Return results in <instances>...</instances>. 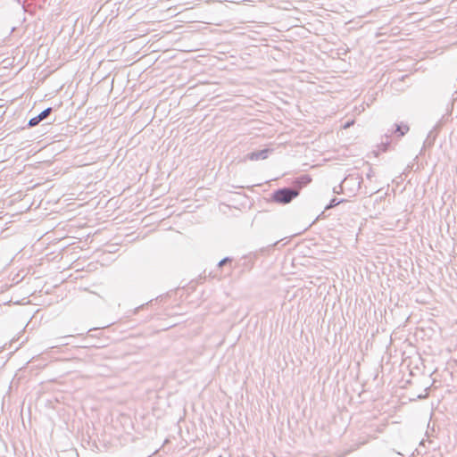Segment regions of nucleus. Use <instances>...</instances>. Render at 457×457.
Here are the masks:
<instances>
[{"label":"nucleus","mask_w":457,"mask_h":457,"mask_svg":"<svg viewBox=\"0 0 457 457\" xmlns=\"http://www.w3.org/2000/svg\"><path fill=\"white\" fill-rule=\"evenodd\" d=\"M299 195L298 190H293L289 188H282L275 191L272 194L271 199L273 202L278 204H286L290 203L294 198Z\"/></svg>","instance_id":"obj_1"},{"label":"nucleus","mask_w":457,"mask_h":457,"mask_svg":"<svg viewBox=\"0 0 457 457\" xmlns=\"http://www.w3.org/2000/svg\"><path fill=\"white\" fill-rule=\"evenodd\" d=\"M354 123V120L349 121L344 125V129H346Z\"/></svg>","instance_id":"obj_4"},{"label":"nucleus","mask_w":457,"mask_h":457,"mask_svg":"<svg viewBox=\"0 0 457 457\" xmlns=\"http://www.w3.org/2000/svg\"><path fill=\"white\" fill-rule=\"evenodd\" d=\"M41 120L38 119V116H36V117H33L29 120V125L30 127H34L36 125H37Z\"/></svg>","instance_id":"obj_3"},{"label":"nucleus","mask_w":457,"mask_h":457,"mask_svg":"<svg viewBox=\"0 0 457 457\" xmlns=\"http://www.w3.org/2000/svg\"><path fill=\"white\" fill-rule=\"evenodd\" d=\"M255 157H256V156H255V154H251V155H250V159H251V160H253Z\"/></svg>","instance_id":"obj_6"},{"label":"nucleus","mask_w":457,"mask_h":457,"mask_svg":"<svg viewBox=\"0 0 457 457\" xmlns=\"http://www.w3.org/2000/svg\"><path fill=\"white\" fill-rule=\"evenodd\" d=\"M407 129H408L406 128L404 130H403V129H401V128L399 127V128L397 129V131H399V132H400V136H403V135H404V133H405V130H407Z\"/></svg>","instance_id":"obj_5"},{"label":"nucleus","mask_w":457,"mask_h":457,"mask_svg":"<svg viewBox=\"0 0 457 457\" xmlns=\"http://www.w3.org/2000/svg\"><path fill=\"white\" fill-rule=\"evenodd\" d=\"M52 112V109L51 108H47L46 109L45 111H43L40 114H38V119L40 120L46 119L49 114L50 112Z\"/></svg>","instance_id":"obj_2"}]
</instances>
